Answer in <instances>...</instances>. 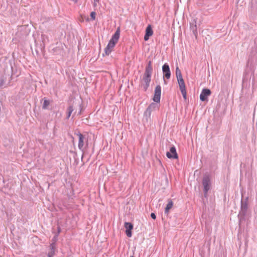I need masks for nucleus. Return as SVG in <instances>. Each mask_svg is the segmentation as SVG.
<instances>
[{
  "label": "nucleus",
  "instance_id": "obj_1",
  "mask_svg": "<svg viewBox=\"0 0 257 257\" xmlns=\"http://www.w3.org/2000/svg\"><path fill=\"white\" fill-rule=\"evenodd\" d=\"M202 185L203 186L204 197L205 198H207V193L211 187L210 178L208 175L205 174L203 176L202 179Z\"/></svg>",
  "mask_w": 257,
  "mask_h": 257
},
{
  "label": "nucleus",
  "instance_id": "obj_2",
  "mask_svg": "<svg viewBox=\"0 0 257 257\" xmlns=\"http://www.w3.org/2000/svg\"><path fill=\"white\" fill-rule=\"evenodd\" d=\"M248 197H245L244 199H241L240 210L239 211L238 216H240L243 217L246 215L248 208Z\"/></svg>",
  "mask_w": 257,
  "mask_h": 257
},
{
  "label": "nucleus",
  "instance_id": "obj_3",
  "mask_svg": "<svg viewBox=\"0 0 257 257\" xmlns=\"http://www.w3.org/2000/svg\"><path fill=\"white\" fill-rule=\"evenodd\" d=\"M152 73L145 72L143 77V81L144 84H143V88L145 91H146L148 89L151 80V76Z\"/></svg>",
  "mask_w": 257,
  "mask_h": 257
},
{
  "label": "nucleus",
  "instance_id": "obj_4",
  "mask_svg": "<svg viewBox=\"0 0 257 257\" xmlns=\"http://www.w3.org/2000/svg\"><path fill=\"white\" fill-rule=\"evenodd\" d=\"M79 138L78 140V148L80 150H81L82 152L84 151L85 149L86 148V147L84 146V143L85 141L86 142V146H87V139H86L85 137L80 133H78L76 134Z\"/></svg>",
  "mask_w": 257,
  "mask_h": 257
},
{
  "label": "nucleus",
  "instance_id": "obj_5",
  "mask_svg": "<svg viewBox=\"0 0 257 257\" xmlns=\"http://www.w3.org/2000/svg\"><path fill=\"white\" fill-rule=\"evenodd\" d=\"M161 87L160 85H158L155 89L153 100L156 103H159L161 99Z\"/></svg>",
  "mask_w": 257,
  "mask_h": 257
},
{
  "label": "nucleus",
  "instance_id": "obj_6",
  "mask_svg": "<svg viewBox=\"0 0 257 257\" xmlns=\"http://www.w3.org/2000/svg\"><path fill=\"white\" fill-rule=\"evenodd\" d=\"M167 157L170 159H176L178 158V156L176 152V148L174 146H172L169 152L166 153Z\"/></svg>",
  "mask_w": 257,
  "mask_h": 257
},
{
  "label": "nucleus",
  "instance_id": "obj_7",
  "mask_svg": "<svg viewBox=\"0 0 257 257\" xmlns=\"http://www.w3.org/2000/svg\"><path fill=\"white\" fill-rule=\"evenodd\" d=\"M211 94V91L209 89L203 88L200 94V99L202 101L207 100L208 97Z\"/></svg>",
  "mask_w": 257,
  "mask_h": 257
},
{
  "label": "nucleus",
  "instance_id": "obj_8",
  "mask_svg": "<svg viewBox=\"0 0 257 257\" xmlns=\"http://www.w3.org/2000/svg\"><path fill=\"white\" fill-rule=\"evenodd\" d=\"M120 37V28L118 27L114 33V34L112 35L111 38L109 40V43L111 44L113 46H115L116 43L117 42Z\"/></svg>",
  "mask_w": 257,
  "mask_h": 257
},
{
  "label": "nucleus",
  "instance_id": "obj_9",
  "mask_svg": "<svg viewBox=\"0 0 257 257\" xmlns=\"http://www.w3.org/2000/svg\"><path fill=\"white\" fill-rule=\"evenodd\" d=\"M162 71L163 73V77L168 79L171 77V71L169 65L166 63L162 66Z\"/></svg>",
  "mask_w": 257,
  "mask_h": 257
},
{
  "label": "nucleus",
  "instance_id": "obj_10",
  "mask_svg": "<svg viewBox=\"0 0 257 257\" xmlns=\"http://www.w3.org/2000/svg\"><path fill=\"white\" fill-rule=\"evenodd\" d=\"M125 233L128 237L132 236V230L133 229V224L131 222H125Z\"/></svg>",
  "mask_w": 257,
  "mask_h": 257
},
{
  "label": "nucleus",
  "instance_id": "obj_11",
  "mask_svg": "<svg viewBox=\"0 0 257 257\" xmlns=\"http://www.w3.org/2000/svg\"><path fill=\"white\" fill-rule=\"evenodd\" d=\"M153 34V31L152 30V27L150 25H149L146 28L145 31V35L144 36V40L145 41H148L151 36Z\"/></svg>",
  "mask_w": 257,
  "mask_h": 257
},
{
  "label": "nucleus",
  "instance_id": "obj_12",
  "mask_svg": "<svg viewBox=\"0 0 257 257\" xmlns=\"http://www.w3.org/2000/svg\"><path fill=\"white\" fill-rule=\"evenodd\" d=\"M190 30L192 32L193 34L194 35L195 39L197 38V29L196 26V21L194 20L193 22L190 23Z\"/></svg>",
  "mask_w": 257,
  "mask_h": 257
},
{
  "label": "nucleus",
  "instance_id": "obj_13",
  "mask_svg": "<svg viewBox=\"0 0 257 257\" xmlns=\"http://www.w3.org/2000/svg\"><path fill=\"white\" fill-rule=\"evenodd\" d=\"M50 251L48 254V257H53L55 253L56 250V243L55 242H53L50 245Z\"/></svg>",
  "mask_w": 257,
  "mask_h": 257
},
{
  "label": "nucleus",
  "instance_id": "obj_14",
  "mask_svg": "<svg viewBox=\"0 0 257 257\" xmlns=\"http://www.w3.org/2000/svg\"><path fill=\"white\" fill-rule=\"evenodd\" d=\"M114 46L112 45L111 44L108 43L107 46L104 49V53L105 55L108 56L111 52L112 51L113 48H114Z\"/></svg>",
  "mask_w": 257,
  "mask_h": 257
},
{
  "label": "nucleus",
  "instance_id": "obj_15",
  "mask_svg": "<svg viewBox=\"0 0 257 257\" xmlns=\"http://www.w3.org/2000/svg\"><path fill=\"white\" fill-rule=\"evenodd\" d=\"M180 89L185 88V84L183 77L177 78Z\"/></svg>",
  "mask_w": 257,
  "mask_h": 257
},
{
  "label": "nucleus",
  "instance_id": "obj_16",
  "mask_svg": "<svg viewBox=\"0 0 257 257\" xmlns=\"http://www.w3.org/2000/svg\"><path fill=\"white\" fill-rule=\"evenodd\" d=\"M158 108V105L156 103L152 102L147 107L146 109L152 113V111L156 110Z\"/></svg>",
  "mask_w": 257,
  "mask_h": 257
},
{
  "label": "nucleus",
  "instance_id": "obj_17",
  "mask_svg": "<svg viewBox=\"0 0 257 257\" xmlns=\"http://www.w3.org/2000/svg\"><path fill=\"white\" fill-rule=\"evenodd\" d=\"M145 72L152 73L153 67L152 66V61H149L148 62V64L145 68Z\"/></svg>",
  "mask_w": 257,
  "mask_h": 257
},
{
  "label": "nucleus",
  "instance_id": "obj_18",
  "mask_svg": "<svg viewBox=\"0 0 257 257\" xmlns=\"http://www.w3.org/2000/svg\"><path fill=\"white\" fill-rule=\"evenodd\" d=\"M6 79L7 77L4 75L0 77V88L6 87Z\"/></svg>",
  "mask_w": 257,
  "mask_h": 257
},
{
  "label": "nucleus",
  "instance_id": "obj_19",
  "mask_svg": "<svg viewBox=\"0 0 257 257\" xmlns=\"http://www.w3.org/2000/svg\"><path fill=\"white\" fill-rule=\"evenodd\" d=\"M151 112H150V111H149L147 109H146L144 112V117L147 122L151 120Z\"/></svg>",
  "mask_w": 257,
  "mask_h": 257
},
{
  "label": "nucleus",
  "instance_id": "obj_20",
  "mask_svg": "<svg viewBox=\"0 0 257 257\" xmlns=\"http://www.w3.org/2000/svg\"><path fill=\"white\" fill-rule=\"evenodd\" d=\"M73 111H74L73 105H70L68 106V107L67 108V117H66L67 119H68L70 117V116Z\"/></svg>",
  "mask_w": 257,
  "mask_h": 257
},
{
  "label": "nucleus",
  "instance_id": "obj_21",
  "mask_svg": "<svg viewBox=\"0 0 257 257\" xmlns=\"http://www.w3.org/2000/svg\"><path fill=\"white\" fill-rule=\"evenodd\" d=\"M43 100H44V102L42 104V108L43 109H47L50 104V101L47 100L45 97L44 98Z\"/></svg>",
  "mask_w": 257,
  "mask_h": 257
},
{
  "label": "nucleus",
  "instance_id": "obj_22",
  "mask_svg": "<svg viewBox=\"0 0 257 257\" xmlns=\"http://www.w3.org/2000/svg\"><path fill=\"white\" fill-rule=\"evenodd\" d=\"M173 205V203L171 200H170L168 204H167V206L165 209V213L168 214L169 212V210L172 207Z\"/></svg>",
  "mask_w": 257,
  "mask_h": 257
},
{
  "label": "nucleus",
  "instance_id": "obj_23",
  "mask_svg": "<svg viewBox=\"0 0 257 257\" xmlns=\"http://www.w3.org/2000/svg\"><path fill=\"white\" fill-rule=\"evenodd\" d=\"M57 233L54 236L53 238L52 239V241H56V240L57 239V237L58 234H59V233L61 232V228L60 226H58L57 227Z\"/></svg>",
  "mask_w": 257,
  "mask_h": 257
},
{
  "label": "nucleus",
  "instance_id": "obj_24",
  "mask_svg": "<svg viewBox=\"0 0 257 257\" xmlns=\"http://www.w3.org/2000/svg\"><path fill=\"white\" fill-rule=\"evenodd\" d=\"M176 75L177 78L182 77L181 71L178 67H177L176 68Z\"/></svg>",
  "mask_w": 257,
  "mask_h": 257
},
{
  "label": "nucleus",
  "instance_id": "obj_25",
  "mask_svg": "<svg viewBox=\"0 0 257 257\" xmlns=\"http://www.w3.org/2000/svg\"><path fill=\"white\" fill-rule=\"evenodd\" d=\"M180 90L181 91V93L182 94V96H183L184 99H186L187 93H186V88H185L181 89Z\"/></svg>",
  "mask_w": 257,
  "mask_h": 257
},
{
  "label": "nucleus",
  "instance_id": "obj_26",
  "mask_svg": "<svg viewBox=\"0 0 257 257\" xmlns=\"http://www.w3.org/2000/svg\"><path fill=\"white\" fill-rule=\"evenodd\" d=\"M95 16H96V13L95 12H92L91 13H90V17H91V19L92 20H94L95 19Z\"/></svg>",
  "mask_w": 257,
  "mask_h": 257
},
{
  "label": "nucleus",
  "instance_id": "obj_27",
  "mask_svg": "<svg viewBox=\"0 0 257 257\" xmlns=\"http://www.w3.org/2000/svg\"><path fill=\"white\" fill-rule=\"evenodd\" d=\"M151 217L152 219H155L156 218V215L155 213L152 212L151 213Z\"/></svg>",
  "mask_w": 257,
  "mask_h": 257
},
{
  "label": "nucleus",
  "instance_id": "obj_28",
  "mask_svg": "<svg viewBox=\"0 0 257 257\" xmlns=\"http://www.w3.org/2000/svg\"><path fill=\"white\" fill-rule=\"evenodd\" d=\"M99 0H94V6H95L96 5V2H98Z\"/></svg>",
  "mask_w": 257,
  "mask_h": 257
},
{
  "label": "nucleus",
  "instance_id": "obj_29",
  "mask_svg": "<svg viewBox=\"0 0 257 257\" xmlns=\"http://www.w3.org/2000/svg\"><path fill=\"white\" fill-rule=\"evenodd\" d=\"M164 83L165 85L167 84V81L165 79V78H164Z\"/></svg>",
  "mask_w": 257,
  "mask_h": 257
},
{
  "label": "nucleus",
  "instance_id": "obj_30",
  "mask_svg": "<svg viewBox=\"0 0 257 257\" xmlns=\"http://www.w3.org/2000/svg\"><path fill=\"white\" fill-rule=\"evenodd\" d=\"M73 2H74L75 3H76L78 1V0H72Z\"/></svg>",
  "mask_w": 257,
  "mask_h": 257
},
{
  "label": "nucleus",
  "instance_id": "obj_31",
  "mask_svg": "<svg viewBox=\"0 0 257 257\" xmlns=\"http://www.w3.org/2000/svg\"><path fill=\"white\" fill-rule=\"evenodd\" d=\"M79 106H80V108H81V109H82V107H81V104H80V105H79Z\"/></svg>",
  "mask_w": 257,
  "mask_h": 257
},
{
  "label": "nucleus",
  "instance_id": "obj_32",
  "mask_svg": "<svg viewBox=\"0 0 257 257\" xmlns=\"http://www.w3.org/2000/svg\"><path fill=\"white\" fill-rule=\"evenodd\" d=\"M78 114H81V110L79 112Z\"/></svg>",
  "mask_w": 257,
  "mask_h": 257
},
{
  "label": "nucleus",
  "instance_id": "obj_33",
  "mask_svg": "<svg viewBox=\"0 0 257 257\" xmlns=\"http://www.w3.org/2000/svg\"><path fill=\"white\" fill-rule=\"evenodd\" d=\"M131 257H134V256L133 255V256H131Z\"/></svg>",
  "mask_w": 257,
  "mask_h": 257
}]
</instances>
